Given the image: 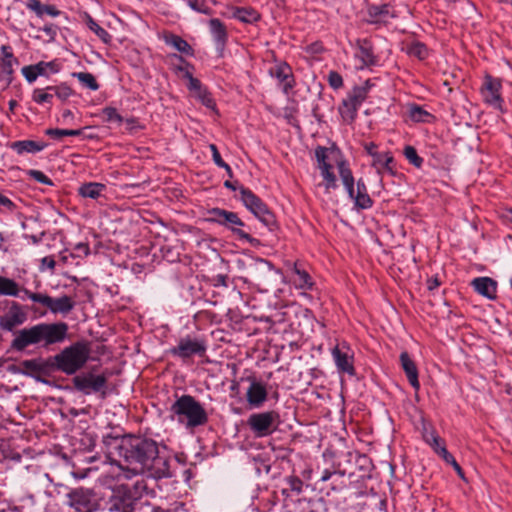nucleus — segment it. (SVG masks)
Masks as SVG:
<instances>
[{
    "instance_id": "ea45409f",
    "label": "nucleus",
    "mask_w": 512,
    "mask_h": 512,
    "mask_svg": "<svg viewBox=\"0 0 512 512\" xmlns=\"http://www.w3.org/2000/svg\"><path fill=\"white\" fill-rule=\"evenodd\" d=\"M73 77H76L83 86L89 88L92 91L99 89V84L97 83L94 75L89 72H76L73 73Z\"/></svg>"
},
{
    "instance_id": "412c9836",
    "label": "nucleus",
    "mask_w": 512,
    "mask_h": 512,
    "mask_svg": "<svg viewBox=\"0 0 512 512\" xmlns=\"http://www.w3.org/2000/svg\"><path fill=\"white\" fill-rule=\"evenodd\" d=\"M356 45L355 58L360 62L358 66L359 69H364L377 63L372 45L368 40H357Z\"/></svg>"
},
{
    "instance_id": "774afa93",
    "label": "nucleus",
    "mask_w": 512,
    "mask_h": 512,
    "mask_svg": "<svg viewBox=\"0 0 512 512\" xmlns=\"http://www.w3.org/2000/svg\"><path fill=\"white\" fill-rule=\"evenodd\" d=\"M500 217L507 222L512 223V208H505L500 212Z\"/></svg>"
},
{
    "instance_id": "0e129e2a",
    "label": "nucleus",
    "mask_w": 512,
    "mask_h": 512,
    "mask_svg": "<svg viewBox=\"0 0 512 512\" xmlns=\"http://www.w3.org/2000/svg\"><path fill=\"white\" fill-rule=\"evenodd\" d=\"M60 13L61 12L54 5H45L44 7V15L47 14L52 17H57Z\"/></svg>"
},
{
    "instance_id": "69168bd1",
    "label": "nucleus",
    "mask_w": 512,
    "mask_h": 512,
    "mask_svg": "<svg viewBox=\"0 0 512 512\" xmlns=\"http://www.w3.org/2000/svg\"><path fill=\"white\" fill-rule=\"evenodd\" d=\"M202 103L207 106V107H212L213 106V100L211 99V97L209 96V94L207 93V91L204 89L201 93V96H198Z\"/></svg>"
},
{
    "instance_id": "9b49d317",
    "label": "nucleus",
    "mask_w": 512,
    "mask_h": 512,
    "mask_svg": "<svg viewBox=\"0 0 512 512\" xmlns=\"http://www.w3.org/2000/svg\"><path fill=\"white\" fill-rule=\"evenodd\" d=\"M19 372L23 375L34 378L38 382L46 383L41 377L53 372L51 356L47 359L34 358L23 360L19 364Z\"/></svg>"
},
{
    "instance_id": "f257e3e1",
    "label": "nucleus",
    "mask_w": 512,
    "mask_h": 512,
    "mask_svg": "<svg viewBox=\"0 0 512 512\" xmlns=\"http://www.w3.org/2000/svg\"><path fill=\"white\" fill-rule=\"evenodd\" d=\"M103 444L111 455L119 457V467L124 477L146 473L154 479L172 477L170 460L162 455L158 443L140 435L103 437Z\"/></svg>"
},
{
    "instance_id": "bf43d9fd",
    "label": "nucleus",
    "mask_w": 512,
    "mask_h": 512,
    "mask_svg": "<svg viewBox=\"0 0 512 512\" xmlns=\"http://www.w3.org/2000/svg\"><path fill=\"white\" fill-rule=\"evenodd\" d=\"M426 441L433 447L434 450L435 448L439 449V447L445 446L443 444V440L434 432L430 434V438L428 436L426 437Z\"/></svg>"
},
{
    "instance_id": "4be33fe9",
    "label": "nucleus",
    "mask_w": 512,
    "mask_h": 512,
    "mask_svg": "<svg viewBox=\"0 0 512 512\" xmlns=\"http://www.w3.org/2000/svg\"><path fill=\"white\" fill-rule=\"evenodd\" d=\"M19 65V60L14 56L12 47L9 45H2L0 47V70L9 81L12 80L15 72L14 67Z\"/></svg>"
},
{
    "instance_id": "a18cd8bd",
    "label": "nucleus",
    "mask_w": 512,
    "mask_h": 512,
    "mask_svg": "<svg viewBox=\"0 0 512 512\" xmlns=\"http://www.w3.org/2000/svg\"><path fill=\"white\" fill-rule=\"evenodd\" d=\"M179 70L184 72V77L188 80V89L190 91L196 92L197 96H201V93L204 90L202 88L201 82L197 78H194L188 70L183 68H179Z\"/></svg>"
},
{
    "instance_id": "c756f323",
    "label": "nucleus",
    "mask_w": 512,
    "mask_h": 512,
    "mask_svg": "<svg viewBox=\"0 0 512 512\" xmlns=\"http://www.w3.org/2000/svg\"><path fill=\"white\" fill-rule=\"evenodd\" d=\"M164 41L168 46L173 47L175 50L185 55L192 56L194 53L191 45L185 39L176 34L165 35Z\"/></svg>"
},
{
    "instance_id": "f8f14e48",
    "label": "nucleus",
    "mask_w": 512,
    "mask_h": 512,
    "mask_svg": "<svg viewBox=\"0 0 512 512\" xmlns=\"http://www.w3.org/2000/svg\"><path fill=\"white\" fill-rule=\"evenodd\" d=\"M334 155L335 151L327 147L318 146L315 149V158L325 181L326 189L335 188L336 177L332 172L333 166L331 164Z\"/></svg>"
},
{
    "instance_id": "3c124183",
    "label": "nucleus",
    "mask_w": 512,
    "mask_h": 512,
    "mask_svg": "<svg viewBox=\"0 0 512 512\" xmlns=\"http://www.w3.org/2000/svg\"><path fill=\"white\" fill-rule=\"evenodd\" d=\"M286 482L289 486V489L293 492H296L297 494H300L302 492L303 488V482L302 480L297 476H289L286 479Z\"/></svg>"
},
{
    "instance_id": "473e14b6",
    "label": "nucleus",
    "mask_w": 512,
    "mask_h": 512,
    "mask_svg": "<svg viewBox=\"0 0 512 512\" xmlns=\"http://www.w3.org/2000/svg\"><path fill=\"white\" fill-rule=\"evenodd\" d=\"M232 17L244 23H253L259 20L260 15L253 8L236 7L232 11Z\"/></svg>"
},
{
    "instance_id": "864d4df0",
    "label": "nucleus",
    "mask_w": 512,
    "mask_h": 512,
    "mask_svg": "<svg viewBox=\"0 0 512 512\" xmlns=\"http://www.w3.org/2000/svg\"><path fill=\"white\" fill-rule=\"evenodd\" d=\"M329 85L334 89H339L343 86V78L336 71H330L328 74Z\"/></svg>"
},
{
    "instance_id": "b1692460",
    "label": "nucleus",
    "mask_w": 512,
    "mask_h": 512,
    "mask_svg": "<svg viewBox=\"0 0 512 512\" xmlns=\"http://www.w3.org/2000/svg\"><path fill=\"white\" fill-rule=\"evenodd\" d=\"M471 285L478 294L490 300H494L497 297V282L490 277L475 278L472 280Z\"/></svg>"
},
{
    "instance_id": "aec40b11",
    "label": "nucleus",
    "mask_w": 512,
    "mask_h": 512,
    "mask_svg": "<svg viewBox=\"0 0 512 512\" xmlns=\"http://www.w3.org/2000/svg\"><path fill=\"white\" fill-rule=\"evenodd\" d=\"M36 325L19 330L11 342V348L16 351H24L30 345H38Z\"/></svg>"
},
{
    "instance_id": "7c9ffc66",
    "label": "nucleus",
    "mask_w": 512,
    "mask_h": 512,
    "mask_svg": "<svg viewBox=\"0 0 512 512\" xmlns=\"http://www.w3.org/2000/svg\"><path fill=\"white\" fill-rule=\"evenodd\" d=\"M360 106L361 104L356 102V100L348 94L347 97L343 100L339 111L344 119L353 121L357 116V111Z\"/></svg>"
},
{
    "instance_id": "20e7f679",
    "label": "nucleus",
    "mask_w": 512,
    "mask_h": 512,
    "mask_svg": "<svg viewBox=\"0 0 512 512\" xmlns=\"http://www.w3.org/2000/svg\"><path fill=\"white\" fill-rule=\"evenodd\" d=\"M66 497V505L70 508L69 512H96L101 506L97 494L89 488L71 489Z\"/></svg>"
},
{
    "instance_id": "ddd939ff",
    "label": "nucleus",
    "mask_w": 512,
    "mask_h": 512,
    "mask_svg": "<svg viewBox=\"0 0 512 512\" xmlns=\"http://www.w3.org/2000/svg\"><path fill=\"white\" fill-rule=\"evenodd\" d=\"M137 504V498L132 495L131 491L122 488L109 499L108 510L109 512H134Z\"/></svg>"
},
{
    "instance_id": "2f4dec72",
    "label": "nucleus",
    "mask_w": 512,
    "mask_h": 512,
    "mask_svg": "<svg viewBox=\"0 0 512 512\" xmlns=\"http://www.w3.org/2000/svg\"><path fill=\"white\" fill-rule=\"evenodd\" d=\"M32 101L39 105H52L54 99L53 86L35 88L31 95Z\"/></svg>"
},
{
    "instance_id": "5701e85b",
    "label": "nucleus",
    "mask_w": 512,
    "mask_h": 512,
    "mask_svg": "<svg viewBox=\"0 0 512 512\" xmlns=\"http://www.w3.org/2000/svg\"><path fill=\"white\" fill-rule=\"evenodd\" d=\"M267 395L265 386L260 382L252 380L246 392V399L251 407L259 408L267 400Z\"/></svg>"
},
{
    "instance_id": "338daca9",
    "label": "nucleus",
    "mask_w": 512,
    "mask_h": 512,
    "mask_svg": "<svg viewBox=\"0 0 512 512\" xmlns=\"http://www.w3.org/2000/svg\"><path fill=\"white\" fill-rule=\"evenodd\" d=\"M141 512H167L163 510L159 506H153L149 503H147L144 507L141 508Z\"/></svg>"
},
{
    "instance_id": "0eeeda50",
    "label": "nucleus",
    "mask_w": 512,
    "mask_h": 512,
    "mask_svg": "<svg viewBox=\"0 0 512 512\" xmlns=\"http://www.w3.org/2000/svg\"><path fill=\"white\" fill-rule=\"evenodd\" d=\"M22 292L33 302L40 303L45 306L53 314L66 315L75 307V302L68 295L52 298L47 294L30 292L25 288L22 289Z\"/></svg>"
},
{
    "instance_id": "09e8293b",
    "label": "nucleus",
    "mask_w": 512,
    "mask_h": 512,
    "mask_svg": "<svg viewBox=\"0 0 512 512\" xmlns=\"http://www.w3.org/2000/svg\"><path fill=\"white\" fill-rule=\"evenodd\" d=\"M28 175L39 183L50 186L53 185L52 180L40 170H29Z\"/></svg>"
},
{
    "instance_id": "6ab92c4d",
    "label": "nucleus",
    "mask_w": 512,
    "mask_h": 512,
    "mask_svg": "<svg viewBox=\"0 0 512 512\" xmlns=\"http://www.w3.org/2000/svg\"><path fill=\"white\" fill-rule=\"evenodd\" d=\"M27 315L22 311L21 306L13 302L7 314L0 317V328L5 331H12L16 326L23 324Z\"/></svg>"
},
{
    "instance_id": "37998d69",
    "label": "nucleus",
    "mask_w": 512,
    "mask_h": 512,
    "mask_svg": "<svg viewBox=\"0 0 512 512\" xmlns=\"http://www.w3.org/2000/svg\"><path fill=\"white\" fill-rule=\"evenodd\" d=\"M407 53L410 56H414L420 60H423L428 56V49L421 42H413L407 47Z\"/></svg>"
},
{
    "instance_id": "e2e57ef3",
    "label": "nucleus",
    "mask_w": 512,
    "mask_h": 512,
    "mask_svg": "<svg viewBox=\"0 0 512 512\" xmlns=\"http://www.w3.org/2000/svg\"><path fill=\"white\" fill-rule=\"evenodd\" d=\"M0 205L9 211L13 210L14 208V203L8 197H6L5 194H0Z\"/></svg>"
},
{
    "instance_id": "6e6d98bb",
    "label": "nucleus",
    "mask_w": 512,
    "mask_h": 512,
    "mask_svg": "<svg viewBox=\"0 0 512 512\" xmlns=\"http://www.w3.org/2000/svg\"><path fill=\"white\" fill-rule=\"evenodd\" d=\"M90 253L89 245L84 242H80L75 245L72 256L81 257V256H87Z\"/></svg>"
},
{
    "instance_id": "c85d7f7f",
    "label": "nucleus",
    "mask_w": 512,
    "mask_h": 512,
    "mask_svg": "<svg viewBox=\"0 0 512 512\" xmlns=\"http://www.w3.org/2000/svg\"><path fill=\"white\" fill-rule=\"evenodd\" d=\"M293 277L292 282L297 289L311 290L314 286V282L309 273L301 268L300 265L295 263L292 269Z\"/></svg>"
},
{
    "instance_id": "dca6fc26",
    "label": "nucleus",
    "mask_w": 512,
    "mask_h": 512,
    "mask_svg": "<svg viewBox=\"0 0 512 512\" xmlns=\"http://www.w3.org/2000/svg\"><path fill=\"white\" fill-rule=\"evenodd\" d=\"M60 65L56 60L44 62L40 61L34 65H27L21 69V73L27 82L33 83L39 76H48L51 73H58Z\"/></svg>"
},
{
    "instance_id": "f3484780",
    "label": "nucleus",
    "mask_w": 512,
    "mask_h": 512,
    "mask_svg": "<svg viewBox=\"0 0 512 512\" xmlns=\"http://www.w3.org/2000/svg\"><path fill=\"white\" fill-rule=\"evenodd\" d=\"M269 73L282 85V91L284 94H289V92L294 88L295 80L292 69L286 62H276L275 65L270 68Z\"/></svg>"
},
{
    "instance_id": "a211bd4d",
    "label": "nucleus",
    "mask_w": 512,
    "mask_h": 512,
    "mask_svg": "<svg viewBox=\"0 0 512 512\" xmlns=\"http://www.w3.org/2000/svg\"><path fill=\"white\" fill-rule=\"evenodd\" d=\"M332 356L336 364V367L340 372L347 373L350 376L355 375L353 355L348 346L336 345L332 349Z\"/></svg>"
},
{
    "instance_id": "4d7b16f0",
    "label": "nucleus",
    "mask_w": 512,
    "mask_h": 512,
    "mask_svg": "<svg viewBox=\"0 0 512 512\" xmlns=\"http://www.w3.org/2000/svg\"><path fill=\"white\" fill-rule=\"evenodd\" d=\"M435 452L441 456L443 458V460L447 463V464H451L455 461V458L453 457L452 454H450L448 452V450L446 449L445 446H442V447H439L438 448H435Z\"/></svg>"
},
{
    "instance_id": "39448f33",
    "label": "nucleus",
    "mask_w": 512,
    "mask_h": 512,
    "mask_svg": "<svg viewBox=\"0 0 512 512\" xmlns=\"http://www.w3.org/2000/svg\"><path fill=\"white\" fill-rule=\"evenodd\" d=\"M206 220L209 222H215L227 229H230L240 239H245L248 242L252 241V237L239 228L244 226V223L235 212L221 208H211L206 212Z\"/></svg>"
},
{
    "instance_id": "4c0bfd02",
    "label": "nucleus",
    "mask_w": 512,
    "mask_h": 512,
    "mask_svg": "<svg viewBox=\"0 0 512 512\" xmlns=\"http://www.w3.org/2000/svg\"><path fill=\"white\" fill-rule=\"evenodd\" d=\"M20 292V289L18 287V284L6 277L0 276V294L1 295H8V296H18Z\"/></svg>"
},
{
    "instance_id": "a19ab883",
    "label": "nucleus",
    "mask_w": 512,
    "mask_h": 512,
    "mask_svg": "<svg viewBox=\"0 0 512 512\" xmlns=\"http://www.w3.org/2000/svg\"><path fill=\"white\" fill-rule=\"evenodd\" d=\"M371 88L370 81L367 80L365 83L361 86H356L352 89V91L349 93V95L356 100V102L362 103L366 100L368 92Z\"/></svg>"
},
{
    "instance_id": "e433bc0d",
    "label": "nucleus",
    "mask_w": 512,
    "mask_h": 512,
    "mask_svg": "<svg viewBox=\"0 0 512 512\" xmlns=\"http://www.w3.org/2000/svg\"><path fill=\"white\" fill-rule=\"evenodd\" d=\"M338 172L347 192H354V178L345 162L338 163Z\"/></svg>"
},
{
    "instance_id": "7ed1b4c3",
    "label": "nucleus",
    "mask_w": 512,
    "mask_h": 512,
    "mask_svg": "<svg viewBox=\"0 0 512 512\" xmlns=\"http://www.w3.org/2000/svg\"><path fill=\"white\" fill-rule=\"evenodd\" d=\"M89 356V345L86 342H75L65 347L60 353L51 356L53 371L73 375L87 363Z\"/></svg>"
},
{
    "instance_id": "49530a36",
    "label": "nucleus",
    "mask_w": 512,
    "mask_h": 512,
    "mask_svg": "<svg viewBox=\"0 0 512 512\" xmlns=\"http://www.w3.org/2000/svg\"><path fill=\"white\" fill-rule=\"evenodd\" d=\"M54 97H57L60 101H66L72 94L73 90L66 83L53 86Z\"/></svg>"
},
{
    "instance_id": "a878e982",
    "label": "nucleus",
    "mask_w": 512,
    "mask_h": 512,
    "mask_svg": "<svg viewBox=\"0 0 512 512\" xmlns=\"http://www.w3.org/2000/svg\"><path fill=\"white\" fill-rule=\"evenodd\" d=\"M209 28L217 51L222 52L228 39L226 27L218 18H212L209 20Z\"/></svg>"
},
{
    "instance_id": "8fccbe9b",
    "label": "nucleus",
    "mask_w": 512,
    "mask_h": 512,
    "mask_svg": "<svg viewBox=\"0 0 512 512\" xmlns=\"http://www.w3.org/2000/svg\"><path fill=\"white\" fill-rule=\"evenodd\" d=\"M26 7L33 11L38 17L44 16L45 5L41 4L39 0H26Z\"/></svg>"
},
{
    "instance_id": "58836bf2",
    "label": "nucleus",
    "mask_w": 512,
    "mask_h": 512,
    "mask_svg": "<svg viewBox=\"0 0 512 512\" xmlns=\"http://www.w3.org/2000/svg\"><path fill=\"white\" fill-rule=\"evenodd\" d=\"M409 117L415 122H429L432 115L421 106L411 105L408 109Z\"/></svg>"
},
{
    "instance_id": "393cba45",
    "label": "nucleus",
    "mask_w": 512,
    "mask_h": 512,
    "mask_svg": "<svg viewBox=\"0 0 512 512\" xmlns=\"http://www.w3.org/2000/svg\"><path fill=\"white\" fill-rule=\"evenodd\" d=\"M46 147V142L34 140H20L9 144V148L18 155L36 154L43 151Z\"/></svg>"
},
{
    "instance_id": "423d86ee",
    "label": "nucleus",
    "mask_w": 512,
    "mask_h": 512,
    "mask_svg": "<svg viewBox=\"0 0 512 512\" xmlns=\"http://www.w3.org/2000/svg\"><path fill=\"white\" fill-rule=\"evenodd\" d=\"M207 351V342L200 336L186 335L178 340L176 346L169 349V353L183 361L193 356L203 357Z\"/></svg>"
},
{
    "instance_id": "052dcab7",
    "label": "nucleus",
    "mask_w": 512,
    "mask_h": 512,
    "mask_svg": "<svg viewBox=\"0 0 512 512\" xmlns=\"http://www.w3.org/2000/svg\"><path fill=\"white\" fill-rule=\"evenodd\" d=\"M41 30L50 38V40H55L57 36L58 28L54 24H47Z\"/></svg>"
},
{
    "instance_id": "f03ea898",
    "label": "nucleus",
    "mask_w": 512,
    "mask_h": 512,
    "mask_svg": "<svg viewBox=\"0 0 512 512\" xmlns=\"http://www.w3.org/2000/svg\"><path fill=\"white\" fill-rule=\"evenodd\" d=\"M169 411L171 418L186 428L203 426L208 422V415L203 405L188 394L178 397Z\"/></svg>"
},
{
    "instance_id": "f704fd0d",
    "label": "nucleus",
    "mask_w": 512,
    "mask_h": 512,
    "mask_svg": "<svg viewBox=\"0 0 512 512\" xmlns=\"http://www.w3.org/2000/svg\"><path fill=\"white\" fill-rule=\"evenodd\" d=\"M84 21L87 27L94 32L104 43H109L111 35L102 28L89 14H85Z\"/></svg>"
},
{
    "instance_id": "de8ad7c7",
    "label": "nucleus",
    "mask_w": 512,
    "mask_h": 512,
    "mask_svg": "<svg viewBox=\"0 0 512 512\" xmlns=\"http://www.w3.org/2000/svg\"><path fill=\"white\" fill-rule=\"evenodd\" d=\"M187 5L194 11L206 15L212 13V9L208 7L205 0H187Z\"/></svg>"
},
{
    "instance_id": "c9c22d12",
    "label": "nucleus",
    "mask_w": 512,
    "mask_h": 512,
    "mask_svg": "<svg viewBox=\"0 0 512 512\" xmlns=\"http://www.w3.org/2000/svg\"><path fill=\"white\" fill-rule=\"evenodd\" d=\"M348 198L353 204L352 209L356 211L368 209L373 204L369 194H348Z\"/></svg>"
},
{
    "instance_id": "1a4fd4ad",
    "label": "nucleus",
    "mask_w": 512,
    "mask_h": 512,
    "mask_svg": "<svg viewBox=\"0 0 512 512\" xmlns=\"http://www.w3.org/2000/svg\"><path fill=\"white\" fill-rule=\"evenodd\" d=\"M36 327L39 344L44 347L63 342L68 333L65 322L39 323Z\"/></svg>"
},
{
    "instance_id": "5fc2aeb1",
    "label": "nucleus",
    "mask_w": 512,
    "mask_h": 512,
    "mask_svg": "<svg viewBox=\"0 0 512 512\" xmlns=\"http://www.w3.org/2000/svg\"><path fill=\"white\" fill-rule=\"evenodd\" d=\"M210 150L212 152V157H213V161L214 163L219 166V167H223L225 168L228 172H230V167L223 161L216 145L214 144H211L210 146Z\"/></svg>"
},
{
    "instance_id": "2eb2a0df",
    "label": "nucleus",
    "mask_w": 512,
    "mask_h": 512,
    "mask_svg": "<svg viewBox=\"0 0 512 512\" xmlns=\"http://www.w3.org/2000/svg\"><path fill=\"white\" fill-rule=\"evenodd\" d=\"M501 82L491 76H486L481 94L484 101L495 109L502 110L503 99L500 95Z\"/></svg>"
},
{
    "instance_id": "6e6552de",
    "label": "nucleus",
    "mask_w": 512,
    "mask_h": 512,
    "mask_svg": "<svg viewBox=\"0 0 512 512\" xmlns=\"http://www.w3.org/2000/svg\"><path fill=\"white\" fill-rule=\"evenodd\" d=\"M247 424L256 437H266L277 429L279 414L273 410L253 413L249 416Z\"/></svg>"
},
{
    "instance_id": "9d476101",
    "label": "nucleus",
    "mask_w": 512,
    "mask_h": 512,
    "mask_svg": "<svg viewBox=\"0 0 512 512\" xmlns=\"http://www.w3.org/2000/svg\"><path fill=\"white\" fill-rule=\"evenodd\" d=\"M241 201L255 217L272 229L275 225L274 215L256 194H241Z\"/></svg>"
},
{
    "instance_id": "603ef678",
    "label": "nucleus",
    "mask_w": 512,
    "mask_h": 512,
    "mask_svg": "<svg viewBox=\"0 0 512 512\" xmlns=\"http://www.w3.org/2000/svg\"><path fill=\"white\" fill-rule=\"evenodd\" d=\"M105 189V185L98 182H89L85 183L78 189V192H100L101 190Z\"/></svg>"
},
{
    "instance_id": "c03bdc74",
    "label": "nucleus",
    "mask_w": 512,
    "mask_h": 512,
    "mask_svg": "<svg viewBox=\"0 0 512 512\" xmlns=\"http://www.w3.org/2000/svg\"><path fill=\"white\" fill-rule=\"evenodd\" d=\"M45 134L54 138L61 139L64 136H79L82 134L81 129H53L49 128L45 131Z\"/></svg>"
},
{
    "instance_id": "4468645a",
    "label": "nucleus",
    "mask_w": 512,
    "mask_h": 512,
    "mask_svg": "<svg viewBox=\"0 0 512 512\" xmlns=\"http://www.w3.org/2000/svg\"><path fill=\"white\" fill-rule=\"evenodd\" d=\"M106 383L107 377L105 375H94L92 373L77 375L73 378L74 387L84 394L99 392L106 386Z\"/></svg>"
},
{
    "instance_id": "680f3d73",
    "label": "nucleus",
    "mask_w": 512,
    "mask_h": 512,
    "mask_svg": "<svg viewBox=\"0 0 512 512\" xmlns=\"http://www.w3.org/2000/svg\"><path fill=\"white\" fill-rule=\"evenodd\" d=\"M364 149L367 152V154L371 157V159L374 157V154L379 153V151L377 150V145L374 142L365 143Z\"/></svg>"
},
{
    "instance_id": "72a5a7b5",
    "label": "nucleus",
    "mask_w": 512,
    "mask_h": 512,
    "mask_svg": "<svg viewBox=\"0 0 512 512\" xmlns=\"http://www.w3.org/2000/svg\"><path fill=\"white\" fill-rule=\"evenodd\" d=\"M368 16H369V22L371 23H377L382 20H384L387 17H395L394 14L391 13L389 5H373L370 6L367 10Z\"/></svg>"
},
{
    "instance_id": "cd10ccee",
    "label": "nucleus",
    "mask_w": 512,
    "mask_h": 512,
    "mask_svg": "<svg viewBox=\"0 0 512 512\" xmlns=\"http://www.w3.org/2000/svg\"><path fill=\"white\" fill-rule=\"evenodd\" d=\"M399 359L401 367L404 370L409 383L415 390H419L420 383L418 380V369L415 362L411 359V357L406 351H403L400 354Z\"/></svg>"
},
{
    "instance_id": "79ce46f5",
    "label": "nucleus",
    "mask_w": 512,
    "mask_h": 512,
    "mask_svg": "<svg viewBox=\"0 0 512 512\" xmlns=\"http://www.w3.org/2000/svg\"><path fill=\"white\" fill-rule=\"evenodd\" d=\"M403 154L408 162L416 168H421L423 165V158L420 157L413 146L407 145L404 147Z\"/></svg>"
},
{
    "instance_id": "bb28decb",
    "label": "nucleus",
    "mask_w": 512,
    "mask_h": 512,
    "mask_svg": "<svg viewBox=\"0 0 512 512\" xmlns=\"http://www.w3.org/2000/svg\"><path fill=\"white\" fill-rule=\"evenodd\" d=\"M371 165L380 174H394L395 161L390 152H379L378 154H374V157L371 159Z\"/></svg>"
},
{
    "instance_id": "13d9d810",
    "label": "nucleus",
    "mask_w": 512,
    "mask_h": 512,
    "mask_svg": "<svg viewBox=\"0 0 512 512\" xmlns=\"http://www.w3.org/2000/svg\"><path fill=\"white\" fill-rule=\"evenodd\" d=\"M104 113L107 116L108 120L122 122V117L115 108L107 107L105 108Z\"/></svg>"
}]
</instances>
